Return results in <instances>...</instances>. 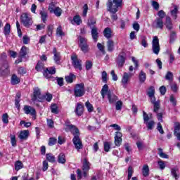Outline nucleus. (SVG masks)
<instances>
[{"label":"nucleus","mask_w":180,"mask_h":180,"mask_svg":"<svg viewBox=\"0 0 180 180\" xmlns=\"http://www.w3.org/2000/svg\"><path fill=\"white\" fill-rule=\"evenodd\" d=\"M67 127L74 136L72 143L75 146V148H76L77 151L82 150L84 146L82 145V141H81V139L79 138V129L72 124L67 125Z\"/></svg>","instance_id":"nucleus-1"},{"label":"nucleus","mask_w":180,"mask_h":180,"mask_svg":"<svg viewBox=\"0 0 180 180\" xmlns=\"http://www.w3.org/2000/svg\"><path fill=\"white\" fill-rule=\"evenodd\" d=\"M123 5V0H108L106 6L108 12H118L119 8Z\"/></svg>","instance_id":"nucleus-2"},{"label":"nucleus","mask_w":180,"mask_h":180,"mask_svg":"<svg viewBox=\"0 0 180 180\" xmlns=\"http://www.w3.org/2000/svg\"><path fill=\"white\" fill-rule=\"evenodd\" d=\"M75 98H81L85 95V85L83 83L77 84L74 88Z\"/></svg>","instance_id":"nucleus-3"},{"label":"nucleus","mask_w":180,"mask_h":180,"mask_svg":"<svg viewBox=\"0 0 180 180\" xmlns=\"http://www.w3.org/2000/svg\"><path fill=\"white\" fill-rule=\"evenodd\" d=\"M72 65H73L75 70H79V71L82 70V60L78 58L77 54L73 53L71 57Z\"/></svg>","instance_id":"nucleus-4"},{"label":"nucleus","mask_w":180,"mask_h":180,"mask_svg":"<svg viewBox=\"0 0 180 180\" xmlns=\"http://www.w3.org/2000/svg\"><path fill=\"white\" fill-rule=\"evenodd\" d=\"M78 40L79 41V46L80 47L82 51H83L84 53H88V51H89V45H88L87 43L88 39L82 36H79Z\"/></svg>","instance_id":"nucleus-5"},{"label":"nucleus","mask_w":180,"mask_h":180,"mask_svg":"<svg viewBox=\"0 0 180 180\" xmlns=\"http://www.w3.org/2000/svg\"><path fill=\"white\" fill-rule=\"evenodd\" d=\"M21 22L23 23L25 27H30L33 25V20H32V17L27 13H23L21 15Z\"/></svg>","instance_id":"nucleus-6"},{"label":"nucleus","mask_w":180,"mask_h":180,"mask_svg":"<svg viewBox=\"0 0 180 180\" xmlns=\"http://www.w3.org/2000/svg\"><path fill=\"white\" fill-rule=\"evenodd\" d=\"M152 50L156 56L160 54V50H161V49L160 48V39H158V37L157 36L153 37L152 41Z\"/></svg>","instance_id":"nucleus-7"},{"label":"nucleus","mask_w":180,"mask_h":180,"mask_svg":"<svg viewBox=\"0 0 180 180\" xmlns=\"http://www.w3.org/2000/svg\"><path fill=\"white\" fill-rule=\"evenodd\" d=\"M45 96H43L41 95V92L40 91V89L39 87H35L34 89V96L32 98V101L33 102H36V101H38L39 102H41V101H44Z\"/></svg>","instance_id":"nucleus-8"},{"label":"nucleus","mask_w":180,"mask_h":180,"mask_svg":"<svg viewBox=\"0 0 180 180\" xmlns=\"http://www.w3.org/2000/svg\"><path fill=\"white\" fill-rule=\"evenodd\" d=\"M124 63H126V53L121 52L117 59V64L122 68L124 65Z\"/></svg>","instance_id":"nucleus-9"},{"label":"nucleus","mask_w":180,"mask_h":180,"mask_svg":"<svg viewBox=\"0 0 180 180\" xmlns=\"http://www.w3.org/2000/svg\"><path fill=\"white\" fill-rule=\"evenodd\" d=\"M107 98L108 99L109 103H116V101L119 99L117 98V96H116L115 94H113V91L112 90H109L108 94H107Z\"/></svg>","instance_id":"nucleus-10"},{"label":"nucleus","mask_w":180,"mask_h":180,"mask_svg":"<svg viewBox=\"0 0 180 180\" xmlns=\"http://www.w3.org/2000/svg\"><path fill=\"white\" fill-rule=\"evenodd\" d=\"M153 27H155V29H163L164 27V20L161 18H157L153 21Z\"/></svg>","instance_id":"nucleus-11"},{"label":"nucleus","mask_w":180,"mask_h":180,"mask_svg":"<svg viewBox=\"0 0 180 180\" xmlns=\"http://www.w3.org/2000/svg\"><path fill=\"white\" fill-rule=\"evenodd\" d=\"M91 37L94 43H96L98 41V39H99V33L98 32V27H96V26L91 27Z\"/></svg>","instance_id":"nucleus-12"},{"label":"nucleus","mask_w":180,"mask_h":180,"mask_svg":"<svg viewBox=\"0 0 180 180\" xmlns=\"http://www.w3.org/2000/svg\"><path fill=\"white\" fill-rule=\"evenodd\" d=\"M24 112L25 115H31V116H36V109L30 105H25L24 106Z\"/></svg>","instance_id":"nucleus-13"},{"label":"nucleus","mask_w":180,"mask_h":180,"mask_svg":"<svg viewBox=\"0 0 180 180\" xmlns=\"http://www.w3.org/2000/svg\"><path fill=\"white\" fill-rule=\"evenodd\" d=\"M53 74H56V68H46L44 72V77L47 79L51 78V75H53Z\"/></svg>","instance_id":"nucleus-14"},{"label":"nucleus","mask_w":180,"mask_h":180,"mask_svg":"<svg viewBox=\"0 0 180 180\" xmlns=\"http://www.w3.org/2000/svg\"><path fill=\"white\" fill-rule=\"evenodd\" d=\"M75 112L77 116H82V115H84V104L82 103H77Z\"/></svg>","instance_id":"nucleus-15"},{"label":"nucleus","mask_w":180,"mask_h":180,"mask_svg":"<svg viewBox=\"0 0 180 180\" xmlns=\"http://www.w3.org/2000/svg\"><path fill=\"white\" fill-rule=\"evenodd\" d=\"M123 136V134L120 131L115 132V144L117 146V147H120V145L122 144V137Z\"/></svg>","instance_id":"nucleus-16"},{"label":"nucleus","mask_w":180,"mask_h":180,"mask_svg":"<svg viewBox=\"0 0 180 180\" xmlns=\"http://www.w3.org/2000/svg\"><path fill=\"white\" fill-rule=\"evenodd\" d=\"M52 53L53 54V60L56 64H60V61L61 60V55L60 52L57 51V48H53Z\"/></svg>","instance_id":"nucleus-17"},{"label":"nucleus","mask_w":180,"mask_h":180,"mask_svg":"<svg viewBox=\"0 0 180 180\" xmlns=\"http://www.w3.org/2000/svg\"><path fill=\"white\" fill-rule=\"evenodd\" d=\"M113 31H112V29L110 27H106L105 28L103 31V36L105 37V39H108V40H110L113 36Z\"/></svg>","instance_id":"nucleus-18"},{"label":"nucleus","mask_w":180,"mask_h":180,"mask_svg":"<svg viewBox=\"0 0 180 180\" xmlns=\"http://www.w3.org/2000/svg\"><path fill=\"white\" fill-rule=\"evenodd\" d=\"M27 53H29V49L25 46H22L20 51V56L21 58H25L26 56H27Z\"/></svg>","instance_id":"nucleus-19"},{"label":"nucleus","mask_w":180,"mask_h":180,"mask_svg":"<svg viewBox=\"0 0 180 180\" xmlns=\"http://www.w3.org/2000/svg\"><path fill=\"white\" fill-rule=\"evenodd\" d=\"M51 13H54L56 16L60 18V16H61V13H63V10H61L60 7L51 8Z\"/></svg>","instance_id":"nucleus-20"},{"label":"nucleus","mask_w":180,"mask_h":180,"mask_svg":"<svg viewBox=\"0 0 180 180\" xmlns=\"http://www.w3.org/2000/svg\"><path fill=\"white\" fill-rule=\"evenodd\" d=\"M107 48L108 51L112 52L113 50H115V41L112 39H108L107 41Z\"/></svg>","instance_id":"nucleus-21"},{"label":"nucleus","mask_w":180,"mask_h":180,"mask_svg":"<svg viewBox=\"0 0 180 180\" xmlns=\"http://www.w3.org/2000/svg\"><path fill=\"white\" fill-rule=\"evenodd\" d=\"M108 93H109V86H108V84H105L103 86L101 91L103 99H105V96H106V95H108Z\"/></svg>","instance_id":"nucleus-22"},{"label":"nucleus","mask_w":180,"mask_h":180,"mask_svg":"<svg viewBox=\"0 0 180 180\" xmlns=\"http://www.w3.org/2000/svg\"><path fill=\"white\" fill-rule=\"evenodd\" d=\"M27 137H29V131L28 130H24L21 131L19 134V139L20 140H27Z\"/></svg>","instance_id":"nucleus-23"},{"label":"nucleus","mask_w":180,"mask_h":180,"mask_svg":"<svg viewBox=\"0 0 180 180\" xmlns=\"http://www.w3.org/2000/svg\"><path fill=\"white\" fill-rule=\"evenodd\" d=\"M179 172V169H178V167H174L171 169V174L173 178H175L176 180H178L179 179V174H178Z\"/></svg>","instance_id":"nucleus-24"},{"label":"nucleus","mask_w":180,"mask_h":180,"mask_svg":"<svg viewBox=\"0 0 180 180\" xmlns=\"http://www.w3.org/2000/svg\"><path fill=\"white\" fill-rule=\"evenodd\" d=\"M139 78L140 83L144 84V82H146V79H147V75H146L144 71L141 70L139 73Z\"/></svg>","instance_id":"nucleus-25"},{"label":"nucleus","mask_w":180,"mask_h":180,"mask_svg":"<svg viewBox=\"0 0 180 180\" xmlns=\"http://www.w3.org/2000/svg\"><path fill=\"white\" fill-rule=\"evenodd\" d=\"M165 25L167 29H168V30H172V21L171 20V17L169 16L166 17V21Z\"/></svg>","instance_id":"nucleus-26"},{"label":"nucleus","mask_w":180,"mask_h":180,"mask_svg":"<svg viewBox=\"0 0 180 180\" xmlns=\"http://www.w3.org/2000/svg\"><path fill=\"white\" fill-rule=\"evenodd\" d=\"M91 169V163L88 160L84 159L83 162L82 171H89Z\"/></svg>","instance_id":"nucleus-27"},{"label":"nucleus","mask_w":180,"mask_h":180,"mask_svg":"<svg viewBox=\"0 0 180 180\" xmlns=\"http://www.w3.org/2000/svg\"><path fill=\"white\" fill-rule=\"evenodd\" d=\"M11 82L13 85H18V84L20 83V78L14 74L11 76Z\"/></svg>","instance_id":"nucleus-28"},{"label":"nucleus","mask_w":180,"mask_h":180,"mask_svg":"<svg viewBox=\"0 0 180 180\" xmlns=\"http://www.w3.org/2000/svg\"><path fill=\"white\" fill-rule=\"evenodd\" d=\"M131 77V73L124 72V75L122 79V82L124 85H126L129 82V78Z\"/></svg>","instance_id":"nucleus-29"},{"label":"nucleus","mask_w":180,"mask_h":180,"mask_svg":"<svg viewBox=\"0 0 180 180\" xmlns=\"http://www.w3.org/2000/svg\"><path fill=\"white\" fill-rule=\"evenodd\" d=\"M75 75L70 73L69 75L65 76V79L68 84H72L74 82V79H75Z\"/></svg>","instance_id":"nucleus-30"},{"label":"nucleus","mask_w":180,"mask_h":180,"mask_svg":"<svg viewBox=\"0 0 180 180\" xmlns=\"http://www.w3.org/2000/svg\"><path fill=\"white\" fill-rule=\"evenodd\" d=\"M67 160H65V154L61 153L58 156V162L59 164H64L66 162Z\"/></svg>","instance_id":"nucleus-31"},{"label":"nucleus","mask_w":180,"mask_h":180,"mask_svg":"<svg viewBox=\"0 0 180 180\" xmlns=\"http://www.w3.org/2000/svg\"><path fill=\"white\" fill-rule=\"evenodd\" d=\"M96 24V18L94 17H90L88 20L87 25L90 27H94L95 25Z\"/></svg>","instance_id":"nucleus-32"},{"label":"nucleus","mask_w":180,"mask_h":180,"mask_svg":"<svg viewBox=\"0 0 180 180\" xmlns=\"http://www.w3.org/2000/svg\"><path fill=\"white\" fill-rule=\"evenodd\" d=\"M142 174L143 176H148V175H150V168L148 167V165H143L142 168Z\"/></svg>","instance_id":"nucleus-33"},{"label":"nucleus","mask_w":180,"mask_h":180,"mask_svg":"<svg viewBox=\"0 0 180 180\" xmlns=\"http://www.w3.org/2000/svg\"><path fill=\"white\" fill-rule=\"evenodd\" d=\"M171 15L173 19H176L178 18V6L174 5V9L171 11Z\"/></svg>","instance_id":"nucleus-34"},{"label":"nucleus","mask_w":180,"mask_h":180,"mask_svg":"<svg viewBox=\"0 0 180 180\" xmlns=\"http://www.w3.org/2000/svg\"><path fill=\"white\" fill-rule=\"evenodd\" d=\"M144 124L146 125L148 130H153V129H154V125L155 124V122L153 120H150L148 122H145Z\"/></svg>","instance_id":"nucleus-35"},{"label":"nucleus","mask_w":180,"mask_h":180,"mask_svg":"<svg viewBox=\"0 0 180 180\" xmlns=\"http://www.w3.org/2000/svg\"><path fill=\"white\" fill-rule=\"evenodd\" d=\"M148 96H154L155 95V89L154 88V86H150L147 91Z\"/></svg>","instance_id":"nucleus-36"},{"label":"nucleus","mask_w":180,"mask_h":180,"mask_svg":"<svg viewBox=\"0 0 180 180\" xmlns=\"http://www.w3.org/2000/svg\"><path fill=\"white\" fill-rule=\"evenodd\" d=\"M158 155H160V157H161V158H166L168 159L169 158V156L165 153H164V152L162 151V148H158Z\"/></svg>","instance_id":"nucleus-37"},{"label":"nucleus","mask_w":180,"mask_h":180,"mask_svg":"<svg viewBox=\"0 0 180 180\" xmlns=\"http://www.w3.org/2000/svg\"><path fill=\"white\" fill-rule=\"evenodd\" d=\"M141 44L143 47H148V44L147 43V37L146 36H141Z\"/></svg>","instance_id":"nucleus-38"},{"label":"nucleus","mask_w":180,"mask_h":180,"mask_svg":"<svg viewBox=\"0 0 180 180\" xmlns=\"http://www.w3.org/2000/svg\"><path fill=\"white\" fill-rule=\"evenodd\" d=\"M23 168V163L20 160H18L15 162V171H19Z\"/></svg>","instance_id":"nucleus-39"},{"label":"nucleus","mask_w":180,"mask_h":180,"mask_svg":"<svg viewBox=\"0 0 180 180\" xmlns=\"http://www.w3.org/2000/svg\"><path fill=\"white\" fill-rule=\"evenodd\" d=\"M51 112L55 115H58V106H57V104H52L51 105Z\"/></svg>","instance_id":"nucleus-40"},{"label":"nucleus","mask_w":180,"mask_h":180,"mask_svg":"<svg viewBox=\"0 0 180 180\" xmlns=\"http://www.w3.org/2000/svg\"><path fill=\"white\" fill-rule=\"evenodd\" d=\"M165 79L169 81L170 82H172V81H174V74H172V72H167L165 75Z\"/></svg>","instance_id":"nucleus-41"},{"label":"nucleus","mask_w":180,"mask_h":180,"mask_svg":"<svg viewBox=\"0 0 180 180\" xmlns=\"http://www.w3.org/2000/svg\"><path fill=\"white\" fill-rule=\"evenodd\" d=\"M46 160L49 162H56V157L51 153L46 154Z\"/></svg>","instance_id":"nucleus-42"},{"label":"nucleus","mask_w":180,"mask_h":180,"mask_svg":"<svg viewBox=\"0 0 180 180\" xmlns=\"http://www.w3.org/2000/svg\"><path fill=\"white\" fill-rule=\"evenodd\" d=\"M4 33L5 36H8L11 33V25L9 23L6 24L4 26Z\"/></svg>","instance_id":"nucleus-43"},{"label":"nucleus","mask_w":180,"mask_h":180,"mask_svg":"<svg viewBox=\"0 0 180 180\" xmlns=\"http://www.w3.org/2000/svg\"><path fill=\"white\" fill-rule=\"evenodd\" d=\"M40 15L42 22H44V23H46V22L47 21V12L41 11Z\"/></svg>","instance_id":"nucleus-44"},{"label":"nucleus","mask_w":180,"mask_h":180,"mask_svg":"<svg viewBox=\"0 0 180 180\" xmlns=\"http://www.w3.org/2000/svg\"><path fill=\"white\" fill-rule=\"evenodd\" d=\"M26 72H27V70L24 67H20L18 68V74L19 75L23 76Z\"/></svg>","instance_id":"nucleus-45"},{"label":"nucleus","mask_w":180,"mask_h":180,"mask_svg":"<svg viewBox=\"0 0 180 180\" xmlns=\"http://www.w3.org/2000/svg\"><path fill=\"white\" fill-rule=\"evenodd\" d=\"M44 67V64L42 63L41 61H38L36 67H35V70H37V71L40 72L43 70V68Z\"/></svg>","instance_id":"nucleus-46"},{"label":"nucleus","mask_w":180,"mask_h":180,"mask_svg":"<svg viewBox=\"0 0 180 180\" xmlns=\"http://www.w3.org/2000/svg\"><path fill=\"white\" fill-rule=\"evenodd\" d=\"M153 111L155 113H158V110H160V101H158L156 103H154L153 104Z\"/></svg>","instance_id":"nucleus-47"},{"label":"nucleus","mask_w":180,"mask_h":180,"mask_svg":"<svg viewBox=\"0 0 180 180\" xmlns=\"http://www.w3.org/2000/svg\"><path fill=\"white\" fill-rule=\"evenodd\" d=\"M85 106L87 108L88 112H94V106H92V104H91L89 101L85 103Z\"/></svg>","instance_id":"nucleus-48"},{"label":"nucleus","mask_w":180,"mask_h":180,"mask_svg":"<svg viewBox=\"0 0 180 180\" xmlns=\"http://www.w3.org/2000/svg\"><path fill=\"white\" fill-rule=\"evenodd\" d=\"M73 20L76 25H79L82 23V20H81V17L79 15H76L73 18Z\"/></svg>","instance_id":"nucleus-49"},{"label":"nucleus","mask_w":180,"mask_h":180,"mask_svg":"<svg viewBox=\"0 0 180 180\" xmlns=\"http://www.w3.org/2000/svg\"><path fill=\"white\" fill-rule=\"evenodd\" d=\"M122 106H123V102H122V101H118L116 102V104H115L116 110H122Z\"/></svg>","instance_id":"nucleus-50"},{"label":"nucleus","mask_w":180,"mask_h":180,"mask_svg":"<svg viewBox=\"0 0 180 180\" xmlns=\"http://www.w3.org/2000/svg\"><path fill=\"white\" fill-rule=\"evenodd\" d=\"M158 19H162L164 20V18H165V12L164 11L160 10L158 12Z\"/></svg>","instance_id":"nucleus-51"},{"label":"nucleus","mask_w":180,"mask_h":180,"mask_svg":"<svg viewBox=\"0 0 180 180\" xmlns=\"http://www.w3.org/2000/svg\"><path fill=\"white\" fill-rule=\"evenodd\" d=\"M176 39V33L172 31L170 34V43H174Z\"/></svg>","instance_id":"nucleus-52"},{"label":"nucleus","mask_w":180,"mask_h":180,"mask_svg":"<svg viewBox=\"0 0 180 180\" xmlns=\"http://www.w3.org/2000/svg\"><path fill=\"white\" fill-rule=\"evenodd\" d=\"M151 5L153 8L155 9V11H158V9H160V4H158V2L155 1H152Z\"/></svg>","instance_id":"nucleus-53"},{"label":"nucleus","mask_w":180,"mask_h":180,"mask_svg":"<svg viewBox=\"0 0 180 180\" xmlns=\"http://www.w3.org/2000/svg\"><path fill=\"white\" fill-rule=\"evenodd\" d=\"M180 131V123L179 122H174V134L176 133H179Z\"/></svg>","instance_id":"nucleus-54"},{"label":"nucleus","mask_w":180,"mask_h":180,"mask_svg":"<svg viewBox=\"0 0 180 180\" xmlns=\"http://www.w3.org/2000/svg\"><path fill=\"white\" fill-rule=\"evenodd\" d=\"M30 42V37H29V36L27 35H24L22 37L23 44H29Z\"/></svg>","instance_id":"nucleus-55"},{"label":"nucleus","mask_w":180,"mask_h":180,"mask_svg":"<svg viewBox=\"0 0 180 180\" xmlns=\"http://www.w3.org/2000/svg\"><path fill=\"white\" fill-rule=\"evenodd\" d=\"M143 123H147L150 120V117L146 111H143Z\"/></svg>","instance_id":"nucleus-56"},{"label":"nucleus","mask_w":180,"mask_h":180,"mask_svg":"<svg viewBox=\"0 0 180 180\" xmlns=\"http://www.w3.org/2000/svg\"><path fill=\"white\" fill-rule=\"evenodd\" d=\"M133 167H128V178L127 180L131 179V176H133Z\"/></svg>","instance_id":"nucleus-57"},{"label":"nucleus","mask_w":180,"mask_h":180,"mask_svg":"<svg viewBox=\"0 0 180 180\" xmlns=\"http://www.w3.org/2000/svg\"><path fill=\"white\" fill-rule=\"evenodd\" d=\"M54 29V27L51 25H49L47 27V34L48 36H52L53 34V30Z\"/></svg>","instance_id":"nucleus-58"},{"label":"nucleus","mask_w":180,"mask_h":180,"mask_svg":"<svg viewBox=\"0 0 180 180\" xmlns=\"http://www.w3.org/2000/svg\"><path fill=\"white\" fill-rule=\"evenodd\" d=\"M102 80L105 84L108 82V73H106V71H103L102 72Z\"/></svg>","instance_id":"nucleus-59"},{"label":"nucleus","mask_w":180,"mask_h":180,"mask_svg":"<svg viewBox=\"0 0 180 180\" xmlns=\"http://www.w3.org/2000/svg\"><path fill=\"white\" fill-rule=\"evenodd\" d=\"M109 150H110V143L104 142V151L109 153Z\"/></svg>","instance_id":"nucleus-60"},{"label":"nucleus","mask_w":180,"mask_h":180,"mask_svg":"<svg viewBox=\"0 0 180 180\" xmlns=\"http://www.w3.org/2000/svg\"><path fill=\"white\" fill-rule=\"evenodd\" d=\"M11 143L13 147H16V136L15 135L11 136Z\"/></svg>","instance_id":"nucleus-61"},{"label":"nucleus","mask_w":180,"mask_h":180,"mask_svg":"<svg viewBox=\"0 0 180 180\" xmlns=\"http://www.w3.org/2000/svg\"><path fill=\"white\" fill-rule=\"evenodd\" d=\"M8 118H9V116L8 115V114L6 113L4 114L2 116L3 122H4L6 124H7V123H9V120H8Z\"/></svg>","instance_id":"nucleus-62"},{"label":"nucleus","mask_w":180,"mask_h":180,"mask_svg":"<svg viewBox=\"0 0 180 180\" xmlns=\"http://www.w3.org/2000/svg\"><path fill=\"white\" fill-rule=\"evenodd\" d=\"M85 65H86V70H87V71H89V70L92 68V61L91 60L86 61Z\"/></svg>","instance_id":"nucleus-63"},{"label":"nucleus","mask_w":180,"mask_h":180,"mask_svg":"<svg viewBox=\"0 0 180 180\" xmlns=\"http://www.w3.org/2000/svg\"><path fill=\"white\" fill-rule=\"evenodd\" d=\"M57 143V139L56 138H50L49 141V146H54V144Z\"/></svg>","instance_id":"nucleus-64"}]
</instances>
